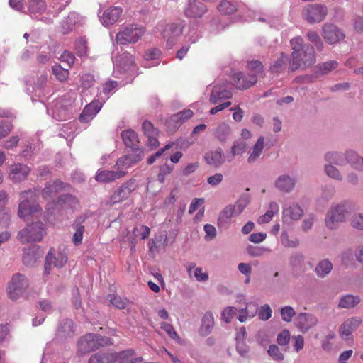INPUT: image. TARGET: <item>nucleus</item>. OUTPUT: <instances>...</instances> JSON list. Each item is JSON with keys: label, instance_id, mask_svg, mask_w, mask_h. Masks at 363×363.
<instances>
[{"label": "nucleus", "instance_id": "nucleus-36", "mask_svg": "<svg viewBox=\"0 0 363 363\" xmlns=\"http://www.w3.org/2000/svg\"><path fill=\"white\" fill-rule=\"evenodd\" d=\"M264 138L261 136L252 147V151L250 152V156L247 159V162L249 163L255 162L260 157L264 148Z\"/></svg>", "mask_w": 363, "mask_h": 363}, {"label": "nucleus", "instance_id": "nucleus-33", "mask_svg": "<svg viewBox=\"0 0 363 363\" xmlns=\"http://www.w3.org/2000/svg\"><path fill=\"white\" fill-rule=\"evenodd\" d=\"M258 311V305L255 303H248L245 308L242 309L238 316L240 322H245L247 319L255 317Z\"/></svg>", "mask_w": 363, "mask_h": 363}, {"label": "nucleus", "instance_id": "nucleus-54", "mask_svg": "<svg viewBox=\"0 0 363 363\" xmlns=\"http://www.w3.org/2000/svg\"><path fill=\"white\" fill-rule=\"evenodd\" d=\"M174 167L169 166L167 164H163L160 168V172L157 175V179L160 182L163 183L166 177L171 174V172L173 171Z\"/></svg>", "mask_w": 363, "mask_h": 363}, {"label": "nucleus", "instance_id": "nucleus-2", "mask_svg": "<svg viewBox=\"0 0 363 363\" xmlns=\"http://www.w3.org/2000/svg\"><path fill=\"white\" fill-rule=\"evenodd\" d=\"M121 138L125 146L133 149L135 152L134 154L120 157L116 161V165L118 168L126 169L131 164L142 160L143 155L142 150L136 147L140 141L135 131L132 129L125 130L121 133Z\"/></svg>", "mask_w": 363, "mask_h": 363}, {"label": "nucleus", "instance_id": "nucleus-27", "mask_svg": "<svg viewBox=\"0 0 363 363\" xmlns=\"http://www.w3.org/2000/svg\"><path fill=\"white\" fill-rule=\"evenodd\" d=\"M122 9L118 6L107 9L103 13L102 21L108 26L116 23L122 14Z\"/></svg>", "mask_w": 363, "mask_h": 363}, {"label": "nucleus", "instance_id": "nucleus-64", "mask_svg": "<svg viewBox=\"0 0 363 363\" xmlns=\"http://www.w3.org/2000/svg\"><path fill=\"white\" fill-rule=\"evenodd\" d=\"M304 262V256L301 253H295L290 258V263L293 267H301Z\"/></svg>", "mask_w": 363, "mask_h": 363}, {"label": "nucleus", "instance_id": "nucleus-20", "mask_svg": "<svg viewBox=\"0 0 363 363\" xmlns=\"http://www.w3.org/2000/svg\"><path fill=\"white\" fill-rule=\"evenodd\" d=\"M30 172V167L22 163H16L9 167V177L13 182L25 180Z\"/></svg>", "mask_w": 363, "mask_h": 363}, {"label": "nucleus", "instance_id": "nucleus-23", "mask_svg": "<svg viewBox=\"0 0 363 363\" xmlns=\"http://www.w3.org/2000/svg\"><path fill=\"white\" fill-rule=\"evenodd\" d=\"M24 13L36 16L43 13L47 8L45 0H23Z\"/></svg>", "mask_w": 363, "mask_h": 363}, {"label": "nucleus", "instance_id": "nucleus-9", "mask_svg": "<svg viewBox=\"0 0 363 363\" xmlns=\"http://www.w3.org/2000/svg\"><path fill=\"white\" fill-rule=\"evenodd\" d=\"M29 284L27 278L19 273L15 274L9 282L7 294L11 300L18 299L28 288Z\"/></svg>", "mask_w": 363, "mask_h": 363}, {"label": "nucleus", "instance_id": "nucleus-18", "mask_svg": "<svg viewBox=\"0 0 363 363\" xmlns=\"http://www.w3.org/2000/svg\"><path fill=\"white\" fill-rule=\"evenodd\" d=\"M257 82V77L255 74L245 75L242 72L235 74L232 79L233 84L236 89L244 90L255 85Z\"/></svg>", "mask_w": 363, "mask_h": 363}, {"label": "nucleus", "instance_id": "nucleus-12", "mask_svg": "<svg viewBox=\"0 0 363 363\" xmlns=\"http://www.w3.org/2000/svg\"><path fill=\"white\" fill-rule=\"evenodd\" d=\"M137 188L138 184L135 179H132L123 183L111 196V204L114 205L126 200Z\"/></svg>", "mask_w": 363, "mask_h": 363}, {"label": "nucleus", "instance_id": "nucleus-50", "mask_svg": "<svg viewBox=\"0 0 363 363\" xmlns=\"http://www.w3.org/2000/svg\"><path fill=\"white\" fill-rule=\"evenodd\" d=\"M325 160L331 163L337 165H342L344 164V157L338 152H328L325 155Z\"/></svg>", "mask_w": 363, "mask_h": 363}, {"label": "nucleus", "instance_id": "nucleus-62", "mask_svg": "<svg viewBox=\"0 0 363 363\" xmlns=\"http://www.w3.org/2000/svg\"><path fill=\"white\" fill-rule=\"evenodd\" d=\"M325 171L327 175L334 179L342 180V176L338 169L332 165H326Z\"/></svg>", "mask_w": 363, "mask_h": 363}, {"label": "nucleus", "instance_id": "nucleus-15", "mask_svg": "<svg viewBox=\"0 0 363 363\" xmlns=\"http://www.w3.org/2000/svg\"><path fill=\"white\" fill-rule=\"evenodd\" d=\"M68 185L63 183L60 179H55L46 183L44 189L42 190L41 195L44 200L51 202L55 201L53 196L58 192L65 189Z\"/></svg>", "mask_w": 363, "mask_h": 363}, {"label": "nucleus", "instance_id": "nucleus-26", "mask_svg": "<svg viewBox=\"0 0 363 363\" xmlns=\"http://www.w3.org/2000/svg\"><path fill=\"white\" fill-rule=\"evenodd\" d=\"M102 104L99 101H94L86 105L82 111L79 120L83 123H88L94 118L97 113L101 110Z\"/></svg>", "mask_w": 363, "mask_h": 363}, {"label": "nucleus", "instance_id": "nucleus-48", "mask_svg": "<svg viewBox=\"0 0 363 363\" xmlns=\"http://www.w3.org/2000/svg\"><path fill=\"white\" fill-rule=\"evenodd\" d=\"M286 61L287 56L281 53L280 57L271 66V71L275 73L280 72L284 69Z\"/></svg>", "mask_w": 363, "mask_h": 363}, {"label": "nucleus", "instance_id": "nucleus-6", "mask_svg": "<svg viewBox=\"0 0 363 363\" xmlns=\"http://www.w3.org/2000/svg\"><path fill=\"white\" fill-rule=\"evenodd\" d=\"M349 213V206L345 203L332 206L325 217V225L330 230L336 229L346 220Z\"/></svg>", "mask_w": 363, "mask_h": 363}, {"label": "nucleus", "instance_id": "nucleus-42", "mask_svg": "<svg viewBox=\"0 0 363 363\" xmlns=\"http://www.w3.org/2000/svg\"><path fill=\"white\" fill-rule=\"evenodd\" d=\"M58 335L62 337L71 336L73 333V322L70 319H65L57 330Z\"/></svg>", "mask_w": 363, "mask_h": 363}, {"label": "nucleus", "instance_id": "nucleus-5", "mask_svg": "<svg viewBox=\"0 0 363 363\" xmlns=\"http://www.w3.org/2000/svg\"><path fill=\"white\" fill-rule=\"evenodd\" d=\"M145 31V28L142 26L130 25L116 34V40L120 45L135 43L143 36Z\"/></svg>", "mask_w": 363, "mask_h": 363}, {"label": "nucleus", "instance_id": "nucleus-59", "mask_svg": "<svg viewBox=\"0 0 363 363\" xmlns=\"http://www.w3.org/2000/svg\"><path fill=\"white\" fill-rule=\"evenodd\" d=\"M87 43L84 38H79L75 41V50L79 56H83L86 54Z\"/></svg>", "mask_w": 363, "mask_h": 363}, {"label": "nucleus", "instance_id": "nucleus-17", "mask_svg": "<svg viewBox=\"0 0 363 363\" xmlns=\"http://www.w3.org/2000/svg\"><path fill=\"white\" fill-rule=\"evenodd\" d=\"M296 327L302 332L306 333L318 323L317 317L309 313H301L295 319Z\"/></svg>", "mask_w": 363, "mask_h": 363}, {"label": "nucleus", "instance_id": "nucleus-11", "mask_svg": "<svg viewBox=\"0 0 363 363\" xmlns=\"http://www.w3.org/2000/svg\"><path fill=\"white\" fill-rule=\"evenodd\" d=\"M186 26L184 21L173 22L165 26L162 32V35L166 40L167 46L172 48L177 42L179 37L182 34Z\"/></svg>", "mask_w": 363, "mask_h": 363}, {"label": "nucleus", "instance_id": "nucleus-40", "mask_svg": "<svg viewBox=\"0 0 363 363\" xmlns=\"http://www.w3.org/2000/svg\"><path fill=\"white\" fill-rule=\"evenodd\" d=\"M360 302L359 296L346 295L340 299L339 306L343 308H350L356 306Z\"/></svg>", "mask_w": 363, "mask_h": 363}, {"label": "nucleus", "instance_id": "nucleus-61", "mask_svg": "<svg viewBox=\"0 0 363 363\" xmlns=\"http://www.w3.org/2000/svg\"><path fill=\"white\" fill-rule=\"evenodd\" d=\"M160 326H161V328L164 331L166 332V333L169 335V337L171 339L175 340V339L178 338L177 333L175 331L172 325H171L168 323H166V322H162V323H161Z\"/></svg>", "mask_w": 363, "mask_h": 363}, {"label": "nucleus", "instance_id": "nucleus-10", "mask_svg": "<svg viewBox=\"0 0 363 363\" xmlns=\"http://www.w3.org/2000/svg\"><path fill=\"white\" fill-rule=\"evenodd\" d=\"M248 201L240 199L234 205L227 206L220 213L218 223L220 226H225L230 223L233 217L239 216L246 208Z\"/></svg>", "mask_w": 363, "mask_h": 363}, {"label": "nucleus", "instance_id": "nucleus-41", "mask_svg": "<svg viewBox=\"0 0 363 363\" xmlns=\"http://www.w3.org/2000/svg\"><path fill=\"white\" fill-rule=\"evenodd\" d=\"M333 264L328 259L321 260L315 267V272L320 277H324L330 272Z\"/></svg>", "mask_w": 363, "mask_h": 363}, {"label": "nucleus", "instance_id": "nucleus-28", "mask_svg": "<svg viewBox=\"0 0 363 363\" xmlns=\"http://www.w3.org/2000/svg\"><path fill=\"white\" fill-rule=\"evenodd\" d=\"M143 359L138 357L135 350L133 349H128L118 352V363H140Z\"/></svg>", "mask_w": 363, "mask_h": 363}, {"label": "nucleus", "instance_id": "nucleus-53", "mask_svg": "<svg viewBox=\"0 0 363 363\" xmlns=\"http://www.w3.org/2000/svg\"><path fill=\"white\" fill-rule=\"evenodd\" d=\"M109 297L111 303L118 309H124L128 304L126 299H123L118 296L109 295Z\"/></svg>", "mask_w": 363, "mask_h": 363}, {"label": "nucleus", "instance_id": "nucleus-30", "mask_svg": "<svg viewBox=\"0 0 363 363\" xmlns=\"http://www.w3.org/2000/svg\"><path fill=\"white\" fill-rule=\"evenodd\" d=\"M345 159L352 168L363 172V157L359 156L355 151L348 150L345 152Z\"/></svg>", "mask_w": 363, "mask_h": 363}, {"label": "nucleus", "instance_id": "nucleus-29", "mask_svg": "<svg viewBox=\"0 0 363 363\" xmlns=\"http://www.w3.org/2000/svg\"><path fill=\"white\" fill-rule=\"evenodd\" d=\"M303 214L302 208L297 204H292L283 209V219L286 221L297 220Z\"/></svg>", "mask_w": 363, "mask_h": 363}, {"label": "nucleus", "instance_id": "nucleus-4", "mask_svg": "<svg viewBox=\"0 0 363 363\" xmlns=\"http://www.w3.org/2000/svg\"><path fill=\"white\" fill-rule=\"evenodd\" d=\"M46 234L44 223L40 221L27 225L19 231L18 238L22 243L40 242Z\"/></svg>", "mask_w": 363, "mask_h": 363}, {"label": "nucleus", "instance_id": "nucleus-52", "mask_svg": "<svg viewBox=\"0 0 363 363\" xmlns=\"http://www.w3.org/2000/svg\"><path fill=\"white\" fill-rule=\"evenodd\" d=\"M142 129L144 134L147 137L149 135H157L158 130L155 128L150 121H145L142 124Z\"/></svg>", "mask_w": 363, "mask_h": 363}, {"label": "nucleus", "instance_id": "nucleus-39", "mask_svg": "<svg viewBox=\"0 0 363 363\" xmlns=\"http://www.w3.org/2000/svg\"><path fill=\"white\" fill-rule=\"evenodd\" d=\"M291 47L292 49L291 58L294 57L295 60L298 57L299 52L304 49L306 45H303V40L301 37H296L290 41Z\"/></svg>", "mask_w": 363, "mask_h": 363}, {"label": "nucleus", "instance_id": "nucleus-46", "mask_svg": "<svg viewBox=\"0 0 363 363\" xmlns=\"http://www.w3.org/2000/svg\"><path fill=\"white\" fill-rule=\"evenodd\" d=\"M306 36L308 40L313 43L316 48L321 51L323 49V43L321 40L318 33L314 30H310L307 33Z\"/></svg>", "mask_w": 363, "mask_h": 363}, {"label": "nucleus", "instance_id": "nucleus-1", "mask_svg": "<svg viewBox=\"0 0 363 363\" xmlns=\"http://www.w3.org/2000/svg\"><path fill=\"white\" fill-rule=\"evenodd\" d=\"M38 191L28 189L20 194V202L18 206V216L22 219L29 217H38L41 216L43 209L37 202Z\"/></svg>", "mask_w": 363, "mask_h": 363}, {"label": "nucleus", "instance_id": "nucleus-38", "mask_svg": "<svg viewBox=\"0 0 363 363\" xmlns=\"http://www.w3.org/2000/svg\"><path fill=\"white\" fill-rule=\"evenodd\" d=\"M279 212V206L276 202H271L269 203V209L265 213L264 215L259 216L257 219L259 224L268 223L272 220L274 214Z\"/></svg>", "mask_w": 363, "mask_h": 363}, {"label": "nucleus", "instance_id": "nucleus-35", "mask_svg": "<svg viewBox=\"0 0 363 363\" xmlns=\"http://www.w3.org/2000/svg\"><path fill=\"white\" fill-rule=\"evenodd\" d=\"M217 9L221 15L228 16L232 15L237 11L238 5L233 1L222 0L218 4Z\"/></svg>", "mask_w": 363, "mask_h": 363}, {"label": "nucleus", "instance_id": "nucleus-16", "mask_svg": "<svg viewBox=\"0 0 363 363\" xmlns=\"http://www.w3.org/2000/svg\"><path fill=\"white\" fill-rule=\"evenodd\" d=\"M67 261V257L64 253L61 252H55L53 249H50L46 256L45 273L47 274H50L52 265L57 268L62 267Z\"/></svg>", "mask_w": 363, "mask_h": 363}, {"label": "nucleus", "instance_id": "nucleus-21", "mask_svg": "<svg viewBox=\"0 0 363 363\" xmlns=\"http://www.w3.org/2000/svg\"><path fill=\"white\" fill-rule=\"evenodd\" d=\"M206 11V6L197 0H188L184 7V13L187 18H201Z\"/></svg>", "mask_w": 363, "mask_h": 363}, {"label": "nucleus", "instance_id": "nucleus-51", "mask_svg": "<svg viewBox=\"0 0 363 363\" xmlns=\"http://www.w3.org/2000/svg\"><path fill=\"white\" fill-rule=\"evenodd\" d=\"M281 318L285 322H291L296 313L291 306H284L280 311Z\"/></svg>", "mask_w": 363, "mask_h": 363}, {"label": "nucleus", "instance_id": "nucleus-56", "mask_svg": "<svg viewBox=\"0 0 363 363\" xmlns=\"http://www.w3.org/2000/svg\"><path fill=\"white\" fill-rule=\"evenodd\" d=\"M338 63L335 60L328 61L320 65L319 71L322 74H327L337 67Z\"/></svg>", "mask_w": 363, "mask_h": 363}, {"label": "nucleus", "instance_id": "nucleus-13", "mask_svg": "<svg viewBox=\"0 0 363 363\" xmlns=\"http://www.w3.org/2000/svg\"><path fill=\"white\" fill-rule=\"evenodd\" d=\"M79 204V200L76 196L70 194H65L60 195L57 201L48 202L46 205L45 209L48 213L52 214L55 207L60 205L62 207L73 208Z\"/></svg>", "mask_w": 363, "mask_h": 363}, {"label": "nucleus", "instance_id": "nucleus-57", "mask_svg": "<svg viewBox=\"0 0 363 363\" xmlns=\"http://www.w3.org/2000/svg\"><path fill=\"white\" fill-rule=\"evenodd\" d=\"M247 69L250 71L254 72L256 74H262L263 65L259 60H251L247 63Z\"/></svg>", "mask_w": 363, "mask_h": 363}, {"label": "nucleus", "instance_id": "nucleus-32", "mask_svg": "<svg viewBox=\"0 0 363 363\" xmlns=\"http://www.w3.org/2000/svg\"><path fill=\"white\" fill-rule=\"evenodd\" d=\"M116 62L124 71L128 72L135 67L134 57L127 52L123 53L116 58Z\"/></svg>", "mask_w": 363, "mask_h": 363}, {"label": "nucleus", "instance_id": "nucleus-47", "mask_svg": "<svg viewBox=\"0 0 363 363\" xmlns=\"http://www.w3.org/2000/svg\"><path fill=\"white\" fill-rule=\"evenodd\" d=\"M281 242L285 247L295 248L299 245V240L294 238L291 240L286 232H283L280 237Z\"/></svg>", "mask_w": 363, "mask_h": 363}, {"label": "nucleus", "instance_id": "nucleus-19", "mask_svg": "<svg viewBox=\"0 0 363 363\" xmlns=\"http://www.w3.org/2000/svg\"><path fill=\"white\" fill-rule=\"evenodd\" d=\"M126 174V171L119 170H105L99 169L95 175V180L101 183H111L117 179L123 178Z\"/></svg>", "mask_w": 363, "mask_h": 363}, {"label": "nucleus", "instance_id": "nucleus-55", "mask_svg": "<svg viewBox=\"0 0 363 363\" xmlns=\"http://www.w3.org/2000/svg\"><path fill=\"white\" fill-rule=\"evenodd\" d=\"M350 225L353 228L363 230V213H357L352 216Z\"/></svg>", "mask_w": 363, "mask_h": 363}, {"label": "nucleus", "instance_id": "nucleus-44", "mask_svg": "<svg viewBox=\"0 0 363 363\" xmlns=\"http://www.w3.org/2000/svg\"><path fill=\"white\" fill-rule=\"evenodd\" d=\"M192 116L193 111L190 109H186L173 115L171 118V121L180 125L184 121L191 118Z\"/></svg>", "mask_w": 363, "mask_h": 363}, {"label": "nucleus", "instance_id": "nucleus-22", "mask_svg": "<svg viewBox=\"0 0 363 363\" xmlns=\"http://www.w3.org/2000/svg\"><path fill=\"white\" fill-rule=\"evenodd\" d=\"M362 320L359 317H352L345 320L340 328V335L345 340H349L352 333L357 330Z\"/></svg>", "mask_w": 363, "mask_h": 363}, {"label": "nucleus", "instance_id": "nucleus-14", "mask_svg": "<svg viewBox=\"0 0 363 363\" xmlns=\"http://www.w3.org/2000/svg\"><path fill=\"white\" fill-rule=\"evenodd\" d=\"M322 36L329 44L336 43L345 38L343 32L337 26L330 23L322 26Z\"/></svg>", "mask_w": 363, "mask_h": 363}, {"label": "nucleus", "instance_id": "nucleus-25", "mask_svg": "<svg viewBox=\"0 0 363 363\" xmlns=\"http://www.w3.org/2000/svg\"><path fill=\"white\" fill-rule=\"evenodd\" d=\"M233 94L230 90L226 89L224 85L216 84L213 87L209 101L213 104H216L219 101L230 99Z\"/></svg>", "mask_w": 363, "mask_h": 363}, {"label": "nucleus", "instance_id": "nucleus-31", "mask_svg": "<svg viewBox=\"0 0 363 363\" xmlns=\"http://www.w3.org/2000/svg\"><path fill=\"white\" fill-rule=\"evenodd\" d=\"M205 160L208 164L218 167L224 162L223 152L220 148L211 151L206 153Z\"/></svg>", "mask_w": 363, "mask_h": 363}, {"label": "nucleus", "instance_id": "nucleus-63", "mask_svg": "<svg viewBox=\"0 0 363 363\" xmlns=\"http://www.w3.org/2000/svg\"><path fill=\"white\" fill-rule=\"evenodd\" d=\"M13 125L10 122H0V140L6 137L12 130Z\"/></svg>", "mask_w": 363, "mask_h": 363}, {"label": "nucleus", "instance_id": "nucleus-8", "mask_svg": "<svg viewBox=\"0 0 363 363\" xmlns=\"http://www.w3.org/2000/svg\"><path fill=\"white\" fill-rule=\"evenodd\" d=\"M315 62V54L312 45H307L304 49L299 52L298 57H293L290 60V69L295 71L298 69L312 66Z\"/></svg>", "mask_w": 363, "mask_h": 363}, {"label": "nucleus", "instance_id": "nucleus-24", "mask_svg": "<svg viewBox=\"0 0 363 363\" xmlns=\"http://www.w3.org/2000/svg\"><path fill=\"white\" fill-rule=\"evenodd\" d=\"M42 255L43 254L38 246L33 245L25 247L22 257L23 262L26 266H33Z\"/></svg>", "mask_w": 363, "mask_h": 363}, {"label": "nucleus", "instance_id": "nucleus-34", "mask_svg": "<svg viewBox=\"0 0 363 363\" xmlns=\"http://www.w3.org/2000/svg\"><path fill=\"white\" fill-rule=\"evenodd\" d=\"M214 325V318L212 313L207 312L202 318V324L199 333L203 336L208 335Z\"/></svg>", "mask_w": 363, "mask_h": 363}, {"label": "nucleus", "instance_id": "nucleus-37", "mask_svg": "<svg viewBox=\"0 0 363 363\" xmlns=\"http://www.w3.org/2000/svg\"><path fill=\"white\" fill-rule=\"evenodd\" d=\"M295 182L294 181L290 178L289 176L283 175L280 176L277 182L276 186L281 191H290L294 187Z\"/></svg>", "mask_w": 363, "mask_h": 363}, {"label": "nucleus", "instance_id": "nucleus-43", "mask_svg": "<svg viewBox=\"0 0 363 363\" xmlns=\"http://www.w3.org/2000/svg\"><path fill=\"white\" fill-rule=\"evenodd\" d=\"M72 227L75 230L72 237V242L75 246H78L82 242L85 228L77 221L72 225Z\"/></svg>", "mask_w": 363, "mask_h": 363}, {"label": "nucleus", "instance_id": "nucleus-49", "mask_svg": "<svg viewBox=\"0 0 363 363\" xmlns=\"http://www.w3.org/2000/svg\"><path fill=\"white\" fill-rule=\"evenodd\" d=\"M268 354L275 361H282L284 355L276 345H271L267 350Z\"/></svg>", "mask_w": 363, "mask_h": 363}, {"label": "nucleus", "instance_id": "nucleus-58", "mask_svg": "<svg viewBox=\"0 0 363 363\" xmlns=\"http://www.w3.org/2000/svg\"><path fill=\"white\" fill-rule=\"evenodd\" d=\"M290 337V332L288 330H284L278 334L277 342L280 346H286L289 343Z\"/></svg>", "mask_w": 363, "mask_h": 363}, {"label": "nucleus", "instance_id": "nucleus-7", "mask_svg": "<svg viewBox=\"0 0 363 363\" xmlns=\"http://www.w3.org/2000/svg\"><path fill=\"white\" fill-rule=\"evenodd\" d=\"M328 13V7L323 4H311L306 5L302 11V16L311 24L323 21Z\"/></svg>", "mask_w": 363, "mask_h": 363}, {"label": "nucleus", "instance_id": "nucleus-60", "mask_svg": "<svg viewBox=\"0 0 363 363\" xmlns=\"http://www.w3.org/2000/svg\"><path fill=\"white\" fill-rule=\"evenodd\" d=\"M246 144L244 142H235L231 147L232 159L238 155H242L246 150Z\"/></svg>", "mask_w": 363, "mask_h": 363}, {"label": "nucleus", "instance_id": "nucleus-3", "mask_svg": "<svg viewBox=\"0 0 363 363\" xmlns=\"http://www.w3.org/2000/svg\"><path fill=\"white\" fill-rule=\"evenodd\" d=\"M112 344L113 340L111 337L89 333L81 337L78 341V352L81 355H84L96 350L101 347Z\"/></svg>", "mask_w": 363, "mask_h": 363}, {"label": "nucleus", "instance_id": "nucleus-45", "mask_svg": "<svg viewBox=\"0 0 363 363\" xmlns=\"http://www.w3.org/2000/svg\"><path fill=\"white\" fill-rule=\"evenodd\" d=\"M52 73L60 82H65L69 74L68 69L62 68L60 65H56L52 67Z\"/></svg>", "mask_w": 363, "mask_h": 363}]
</instances>
